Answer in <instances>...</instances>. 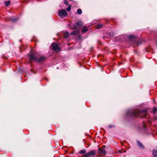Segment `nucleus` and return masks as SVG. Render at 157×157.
Listing matches in <instances>:
<instances>
[{"mask_svg":"<svg viewBox=\"0 0 157 157\" xmlns=\"http://www.w3.org/2000/svg\"><path fill=\"white\" fill-rule=\"evenodd\" d=\"M128 114L136 117L140 116L141 117L146 116L147 114V111L146 110H136L134 111L132 110H128L127 112Z\"/></svg>","mask_w":157,"mask_h":157,"instance_id":"f257e3e1","label":"nucleus"},{"mask_svg":"<svg viewBox=\"0 0 157 157\" xmlns=\"http://www.w3.org/2000/svg\"><path fill=\"white\" fill-rule=\"evenodd\" d=\"M29 57L32 60H33L38 62H40L43 61L46 59V57L43 56H40L38 58L37 56H34L32 54H30Z\"/></svg>","mask_w":157,"mask_h":157,"instance_id":"f03ea898","label":"nucleus"},{"mask_svg":"<svg viewBox=\"0 0 157 157\" xmlns=\"http://www.w3.org/2000/svg\"><path fill=\"white\" fill-rule=\"evenodd\" d=\"M58 15L61 17H65L67 15V13L65 9H63L58 11Z\"/></svg>","mask_w":157,"mask_h":157,"instance_id":"7ed1b4c3","label":"nucleus"},{"mask_svg":"<svg viewBox=\"0 0 157 157\" xmlns=\"http://www.w3.org/2000/svg\"><path fill=\"white\" fill-rule=\"evenodd\" d=\"M96 152L95 150H92L86 153L84 157H90L91 156H93L96 154Z\"/></svg>","mask_w":157,"mask_h":157,"instance_id":"20e7f679","label":"nucleus"},{"mask_svg":"<svg viewBox=\"0 0 157 157\" xmlns=\"http://www.w3.org/2000/svg\"><path fill=\"white\" fill-rule=\"evenodd\" d=\"M51 46L54 50H59L60 49L58 45L55 43H53Z\"/></svg>","mask_w":157,"mask_h":157,"instance_id":"39448f33","label":"nucleus"},{"mask_svg":"<svg viewBox=\"0 0 157 157\" xmlns=\"http://www.w3.org/2000/svg\"><path fill=\"white\" fill-rule=\"evenodd\" d=\"M76 26L78 27H77L76 25H74L73 27V29H75L78 28V27H80L83 24L82 22L81 21H79L78 22H77L76 23Z\"/></svg>","mask_w":157,"mask_h":157,"instance_id":"423d86ee","label":"nucleus"},{"mask_svg":"<svg viewBox=\"0 0 157 157\" xmlns=\"http://www.w3.org/2000/svg\"><path fill=\"white\" fill-rule=\"evenodd\" d=\"M98 151L100 154L104 155L106 154V151L103 148H99L98 149Z\"/></svg>","mask_w":157,"mask_h":157,"instance_id":"0eeeda50","label":"nucleus"},{"mask_svg":"<svg viewBox=\"0 0 157 157\" xmlns=\"http://www.w3.org/2000/svg\"><path fill=\"white\" fill-rule=\"evenodd\" d=\"M79 33V31L78 30L75 31L71 33V35H75L78 34Z\"/></svg>","mask_w":157,"mask_h":157,"instance_id":"6e6552de","label":"nucleus"},{"mask_svg":"<svg viewBox=\"0 0 157 157\" xmlns=\"http://www.w3.org/2000/svg\"><path fill=\"white\" fill-rule=\"evenodd\" d=\"M64 36L65 38H67L70 36L69 32L67 31L65 32L64 33Z\"/></svg>","mask_w":157,"mask_h":157,"instance_id":"1a4fd4ad","label":"nucleus"},{"mask_svg":"<svg viewBox=\"0 0 157 157\" xmlns=\"http://www.w3.org/2000/svg\"><path fill=\"white\" fill-rule=\"evenodd\" d=\"M17 18H16L15 17H11L10 18V20L13 22L16 21L17 20Z\"/></svg>","mask_w":157,"mask_h":157,"instance_id":"9d476101","label":"nucleus"},{"mask_svg":"<svg viewBox=\"0 0 157 157\" xmlns=\"http://www.w3.org/2000/svg\"><path fill=\"white\" fill-rule=\"evenodd\" d=\"M152 154L155 157H157V150H154L152 151Z\"/></svg>","mask_w":157,"mask_h":157,"instance_id":"9b49d317","label":"nucleus"},{"mask_svg":"<svg viewBox=\"0 0 157 157\" xmlns=\"http://www.w3.org/2000/svg\"><path fill=\"white\" fill-rule=\"evenodd\" d=\"M137 142L139 147H140L141 148H144V146L140 142L138 141Z\"/></svg>","mask_w":157,"mask_h":157,"instance_id":"f8f14e48","label":"nucleus"},{"mask_svg":"<svg viewBox=\"0 0 157 157\" xmlns=\"http://www.w3.org/2000/svg\"><path fill=\"white\" fill-rule=\"evenodd\" d=\"M77 13L78 14H81L82 13V11L81 9H78L77 10Z\"/></svg>","mask_w":157,"mask_h":157,"instance_id":"ddd939ff","label":"nucleus"},{"mask_svg":"<svg viewBox=\"0 0 157 157\" xmlns=\"http://www.w3.org/2000/svg\"><path fill=\"white\" fill-rule=\"evenodd\" d=\"M86 153V151L85 150H82L79 151V153L80 154H82Z\"/></svg>","mask_w":157,"mask_h":157,"instance_id":"4468645a","label":"nucleus"},{"mask_svg":"<svg viewBox=\"0 0 157 157\" xmlns=\"http://www.w3.org/2000/svg\"><path fill=\"white\" fill-rule=\"evenodd\" d=\"M10 2L9 1H8V2H5V6H8L9 5Z\"/></svg>","mask_w":157,"mask_h":157,"instance_id":"2eb2a0df","label":"nucleus"},{"mask_svg":"<svg viewBox=\"0 0 157 157\" xmlns=\"http://www.w3.org/2000/svg\"><path fill=\"white\" fill-rule=\"evenodd\" d=\"M103 26V25L101 24L98 25L96 26V28L97 29L100 28Z\"/></svg>","mask_w":157,"mask_h":157,"instance_id":"dca6fc26","label":"nucleus"},{"mask_svg":"<svg viewBox=\"0 0 157 157\" xmlns=\"http://www.w3.org/2000/svg\"><path fill=\"white\" fill-rule=\"evenodd\" d=\"M71 9V6H69L67 8V10L68 11H70Z\"/></svg>","mask_w":157,"mask_h":157,"instance_id":"f3484780","label":"nucleus"},{"mask_svg":"<svg viewBox=\"0 0 157 157\" xmlns=\"http://www.w3.org/2000/svg\"><path fill=\"white\" fill-rule=\"evenodd\" d=\"M157 111V108L155 107L153 109V112L154 113H155Z\"/></svg>","mask_w":157,"mask_h":157,"instance_id":"a211bd4d","label":"nucleus"},{"mask_svg":"<svg viewBox=\"0 0 157 157\" xmlns=\"http://www.w3.org/2000/svg\"><path fill=\"white\" fill-rule=\"evenodd\" d=\"M88 30V29L87 28L84 29H83L82 31V33H86V32Z\"/></svg>","mask_w":157,"mask_h":157,"instance_id":"6ab92c4d","label":"nucleus"},{"mask_svg":"<svg viewBox=\"0 0 157 157\" xmlns=\"http://www.w3.org/2000/svg\"><path fill=\"white\" fill-rule=\"evenodd\" d=\"M64 3V4L65 5H66L67 6L69 5V3L67 1H65Z\"/></svg>","mask_w":157,"mask_h":157,"instance_id":"aec40b11","label":"nucleus"},{"mask_svg":"<svg viewBox=\"0 0 157 157\" xmlns=\"http://www.w3.org/2000/svg\"><path fill=\"white\" fill-rule=\"evenodd\" d=\"M110 128H112L113 127H114V126L113 125H109V126H108Z\"/></svg>","mask_w":157,"mask_h":157,"instance_id":"412c9836","label":"nucleus"},{"mask_svg":"<svg viewBox=\"0 0 157 157\" xmlns=\"http://www.w3.org/2000/svg\"><path fill=\"white\" fill-rule=\"evenodd\" d=\"M134 36L133 35H130L129 36V38L130 39H132V38H133V37L134 38Z\"/></svg>","mask_w":157,"mask_h":157,"instance_id":"4be33fe9","label":"nucleus"},{"mask_svg":"<svg viewBox=\"0 0 157 157\" xmlns=\"http://www.w3.org/2000/svg\"><path fill=\"white\" fill-rule=\"evenodd\" d=\"M120 153H121V151H120Z\"/></svg>","mask_w":157,"mask_h":157,"instance_id":"5701e85b","label":"nucleus"}]
</instances>
